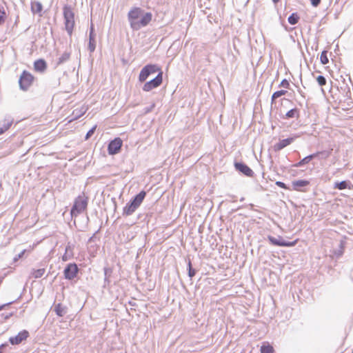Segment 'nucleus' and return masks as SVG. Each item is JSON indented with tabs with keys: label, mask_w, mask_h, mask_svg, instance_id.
<instances>
[{
	"label": "nucleus",
	"mask_w": 353,
	"mask_h": 353,
	"mask_svg": "<svg viewBox=\"0 0 353 353\" xmlns=\"http://www.w3.org/2000/svg\"><path fill=\"white\" fill-rule=\"evenodd\" d=\"M152 14L151 12H145L141 8L134 7L128 13V20L130 28L133 30H139L148 26L151 21Z\"/></svg>",
	"instance_id": "1"
},
{
	"label": "nucleus",
	"mask_w": 353,
	"mask_h": 353,
	"mask_svg": "<svg viewBox=\"0 0 353 353\" xmlns=\"http://www.w3.org/2000/svg\"><path fill=\"white\" fill-rule=\"evenodd\" d=\"M65 29L69 36H72L75 25L74 12L70 6L66 4L63 8Z\"/></svg>",
	"instance_id": "2"
},
{
	"label": "nucleus",
	"mask_w": 353,
	"mask_h": 353,
	"mask_svg": "<svg viewBox=\"0 0 353 353\" xmlns=\"http://www.w3.org/2000/svg\"><path fill=\"white\" fill-rule=\"evenodd\" d=\"M161 68L157 64H147L140 71L139 81L141 83L145 82L147 79L152 74L159 72Z\"/></svg>",
	"instance_id": "3"
},
{
	"label": "nucleus",
	"mask_w": 353,
	"mask_h": 353,
	"mask_svg": "<svg viewBox=\"0 0 353 353\" xmlns=\"http://www.w3.org/2000/svg\"><path fill=\"white\" fill-rule=\"evenodd\" d=\"M163 82V71L160 70L157 75L143 85L142 89L145 92H150L152 90L158 88Z\"/></svg>",
	"instance_id": "4"
},
{
	"label": "nucleus",
	"mask_w": 353,
	"mask_h": 353,
	"mask_svg": "<svg viewBox=\"0 0 353 353\" xmlns=\"http://www.w3.org/2000/svg\"><path fill=\"white\" fill-rule=\"evenodd\" d=\"M88 201V200H74V204L70 209L72 218L77 217L87 209Z\"/></svg>",
	"instance_id": "5"
},
{
	"label": "nucleus",
	"mask_w": 353,
	"mask_h": 353,
	"mask_svg": "<svg viewBox=\"0 0 353 353\" xmlns=\"http://www.w3.org/2000/svg\"><path fill=\"white\" fill-rule=\"evenodd\" d=\"M79 269L75 263H68L63 270L64 277L67 280H72L77 276Z\"/></svg>",
	"instance_id": "6"
},
{
	"label": "nucleus",
	"mask_w": 353,
	"mask_h": 353,
	"mask_svg": "<svg viewBox=\"0 0 353 353\" xmlns=\"http://www.w3.org/2000/svg\"><path fill=\"white\" fill-rule=\"evenodd\" d=\"M143 200H130L123 208V215H132L141 205Z\"/></svg>",
	"instance_id": "7"
},
{
	"label": "nucleus",
	"mask_w": 353,
	"mask_h": 353,
	"mask_svg": "<svg viewBox=\"0 0 353 353\" xmlns=\"http://www.w3.org/2000/svg\"><path fill=\"white\" fill-rule=\"evenodd\" d=\"M123 145V141L120 137H116L110 141L108 145V152L110 155H114L120 152Z\"/></svg>",
	"instance_id": "8"
},
{
	"label": "nucleus",
	"mask_w": 353,
	"mask_h": 353,
	"mask_svg": "<svg viewBox=\"0 0 353 353\" xmlns=\"http://www.w3.org/2000/svg\"><path fill=\"white\" fill-rule=\"evenodd\" d=\"M234 165L236 170L242 174L248 177H252L254 176V173L252 170L245 163L242 161H235Z\"/></svg>",
	"instance_id": "9"
},
{
	"label": "nucleus",
	"mask_w": 353,
	"mask_h": 353,
	"mask_svg": "<svg viewBox=\"0 0 353 353\" xmlns=\"http://www.w3.org/2000/svg\"><path fill=\"white\" fill-rule=\"evenodd\" d=\"M36 79L30 72L23 70V92L27 91L33 85Z\"/></svg>",
	"instance_id": "10"
},
{
	"label": "nucleus",
	"mask_w": 353,
	"mask_h": 353,
	"mask_svg": "<svg viewBox=\"0 0 353 353\" xmlns=\"http://www.w3.org/2000/svg\"><path fill=\"white\" fill-rule=\"evenodd\" d=\"M88 50L90 53L94 52L96 49V34L94 32V27L93 23H91L89 32V42H88Z\"/></svg>",
	"instance_id": "11"
},
{
	"label": "nucleus",
	"mask_w": 353,
	"mask_h": 353,
	"mask_svg": "<svg viewBox=\"0 0 353 353\" xmlns=\"http://www.w3.org/2000/svg\"><path fill=\"white\" fill-rule=\"evenodd\" d=\"M34 70L39 73H44L47 70V63L43 59H39L34 62Z\"/></svg>",
	"instance_id": "12"
},
{
	"label": "nucleus",
	"mask_w": 353,
	"mask_h": 353,
	"mask_svg": "<svg viewBox=\"0 0 353 353\" xmlns=\"http://www.w3.org/2000/svg\"><path fill=\"white\" fill-rule=\"evenodd\" d=\"M294 139L293 137H288L282 140H280L277 143L274 145V150L275 151H279L290 145Z\"/></svg>",
	"instance_id": "13"
},
{
	"label": "nucleus",
	"mask_w": 353,
	"mask_h": 353,
	"mask_svg": "<svg viewBox=\"0 0 353 353\" xmlns=\"http://www.w3.org/2000/svg\"><path fill=\"white\" fill-rule=\"evenodd\" d=\"M103 272H104V280H103V288H107L110 285V283H111L110 277L112 276V274L113 273V270L112 268H110V267H104Z\"/></svg>",
	"instance_id": "14"
},
{
	"label": "nucleus",
	"mask_w": 353,
	"mask_h": 353,
	"mask_svg": "<svg viewBox=\"0 0 353 353\" xmlns=\"http://www.w3.org/2000/svg\"><path fill=\"white\" fill-rule=\"evenodd\" d=\"M67 310L68 307L61 303L54 305L53 311L55 312L57 316L59 317H63L67 313Z\"/></svg>",
	"instance_id": "15"
},
{
	"label": "nucleus",
	"mask_w": 353,
	"mask_h": 353,
	"mask_svg": "<svg viewBox=\"0 0 353 353\" xmlns=\"http://www.w3.org/2000/svg\"><path fill=\"white\" fill-rule=\"evenodd\" d=\"M316 157H317V154H314V153L311 154L307 155L305 157H304L300 161H299L298 163H295L293 166L295 167V168L303 167V165L307 164L312 160H313L314 158H316Z\"/></svg>",
	"instance_id": "16"
},
{
	"label": "nucleus",
	"mask_w": 353,
	"mask_h": 353,
	"mask_svg": "<svg viewBox=\"0 0 353 353\" xmlns=\"http://www.w3.org/2000/svg\"><path fill=\"white\" fill-rule=\"evenodd\" d=\"M300 116V110L297 108H294L289 111H288L285 116L282 117L283 119H298Z\"/></svg>",
	"instance_id": "17"
},
{
	"label": "nucleus",
	"mask_w": 353,
	"mask_h": 353,
	"mask_svg": "<svg viewBox=\"0 0 353 353\" xmlns=\"http://www.w3.org/2000/svg\"><path fill=\"white\" fill-rule=\"evenodd\" d=\"M37 190H39L40 192L39 194H36V197L41 196V199H44L46 197L50 198L53 196L52 191L49 190L48 188L45 189L44 188H40V187H37L35 191Z\"/></svg>",
	"instance_id": "18"
},
{
	"label": "nucleus",
	"mask_w": 353,
	"mask_h": 353,
	"mask_svg": "<svg viewBox=\"0 0 353 353\" xmlns=\"http://www.w3.org/2000/svg\"><path fill=\"white\" fill-rule=\"evenodd\" d=\"M43 6L39 1L31 2V11L33 14H38L40 17L42 16Z\"/></svg>",
	"instance_id": "19"
},
{
	"label": "nucleus",
	"mask_w": 353,
	"mask_h": 353,
	"mask_svg": "<svg viewBox=\"0 0 353 353\" xmlns=\"http://www.w3.org/2000/svg\"><path fill=\"white\" fill-rule=\"evenodd\" d=\"M267 239L272 245L281 247L282 241H283V238L281 236H278V237L276 238L271 235H268L267 236Z\"/></svg>",
	"instance_id": "20"
},
{
	"label": "nucleus",
	"mask_w": 353,
	"mask_h": 353,
	"mask_svg": "<svg viewBox=\"0 0 353 353\" xmlns=\"http://www.w3.org/2000/svg\"><path fill=\"white\" fill-rule=\"evenodd\" d=\"M310 182L305 179H300L292 182L293 188L296 190H300L301 188L309 185Z\"/></svg>",
	"instance_id": "21"
},
{
	"label": "nucleus",
	"mask_w": 353,
	"mask_h": 353,
	"mask_svg": "<svg viewBox=\"0 0 353 353\" xmlns=\"http://www.w3.org/2000/svg\"><path fill=\"white\" fill-rule=\"evenodd\" d=\"M185 261L187 262L188 275L190 280H192L196 274V270L192 268V261L190 258L185 259Z\"/></svg>",
	"instance_id": "22"
},
{
	"label": "nucleus",
	"mask_w": 353,
	"mask_h": 353,
	"mask_svg": "<svg viewBox=\"0 0 353 353\" xmlns=\"http://www.w3.org/2000/svg\"><path fill=\"white\" fill-rule=\"evenodd\" d=\"M351 183L349 181H342L335 182L334 184V188L339 190H345L347 188L350 189Z\"/></svg>",
	"instance_id": "23"
},
{
	"label": "nucleus",
	"mask_w": 353,
	"mask_h": 353,
	"mask_svg": "<svg viewBox=\"0 0 353 353\" xmlns=\"http://www.w3.org/2000/svg\"><path fill=\"white\" fill-rule=\"evenodd\" d=\"M260 351L261 353H274V347L268 342L263 343Z\"/></svg>",
	"instance_id": "24"
},
{
	"label": "nucleus",
	"mask_w": 353,
	"mask_h": 353,
	"mask_svg": "<svg viewBox=\"0 0 353 353\" xmlns=\"http://www.w3.org/2000/svg\"><path fill=\"white\" fill-rule=\"evenodd\" d=\"M70 57V52H63L61 55V57H59V59L57 61V63H56L57 66L65 63L67 61L69 60Z\"/></svg>",
	"instance_id": "25"
},
{
	"label": "nucleus",
	"mask_w": 353,
	"mask_h": 353,
	"mask_svg": "<svg viewBox=\"0 0 353 353\" xmlns=\"http://www.w3.org/2000/svg\"><path fill=\"white\" fill-rule=\"evenodd\" d=\"M287 93H288V91L285 90H281L274 92L272 94V97H271V103L273 104L274 103H275V101L276 99L285 95Z\"/></svg>",
	"instance_id": "26"
},
{
	"label": "nucleus",
	"mask_w": 353,
	"mask_h": 353,
	"mask_svg": "<svg viewBox=\"0 0 353 353\" xmlns=\"http://www.w3.org/2000/svg\"><path fill=\"white\" fill-rule=\"evenodd\" d=\"M300 17L296 12L292 13L288 19V23L291 25H296L299 20Z\"/></svg>",
	"instance_id": "27"
},
{
	"label": "nucleus",
	"mask_w": 353,
	"mask_h": 353,
	"mask_svg": "<svg viewBox=\"0 0 353 353\" xmlns=\"http://www.w3.org/2000/svg\"><path fill=\"white\" fill-rule=\"evenodd\" d=\"M9 341L12 345H17L22 342V332H19L16 336L10 337Z\"/></svg>",
	"instance_id": "28"
},
{
	"label": "nucleus",
	"mask_w": 353,
	"mask_h": 353,
	"mask_svg": "<svg viewBox=\"0 0 353 353\" xmlns=\"http://www.w3.org/2000/svg\"><path fill=\"white\" fill-rule=\"evenodd\" d=\"M45 273V269L44 268H40L37 270L32 269L31 272V274L32 277L34 279H39L41 278Z\"/></svg>",
	"instance_id": "29"
},
{
	"label": "nucleus",
	"mask_w": 353,
	"mask_h": 353,
	"mask_svg": "<svg viewBox=\"0 0 353 353\" xmlns=\"http://www.w3.org/2000/svg\"><path fill=\"white\" fill-rule=\"evenodd\" d=\"M12 121L10 119H5L4 123L2 127H0V134L6 131L12 125Z\"/></svg>",
	"instance_id": "30"
},
{
	"label": "nucleus",
	"mask_w": 353,
	"mask_h": 353,
	"mask_svg": "<svg viewBox=\"0 0 353 353\" xmlns=\"http://www.w3.org/2000/svg\"><path fill=\"white\" fill-rule=\"evenodd\" d=\"M298 239H295L292 241H285L283 239L281 247L291 248L296 245Z\"/></svg>",
	"instance_id": "31"
},
{
	"label": "nucleus",
	"mask_w": 353,
	"mask_h": 353,
	"mask_svg": "<svg viewBox=\"0 0 353 353\" xmlns=\"http://www.w3.org/2000/svg\"><path fill=\"white\" fill-rule=\"evenodd\" d=\"M317 154V157H320L321 159H327L331 154V152L329 150H323L315 152Z\"/></svg>",
	"instance_id": "32"
},
{
	"label": "nucleus",
	"mask_w": 353,
	"mask_h": 353,
	"mask_svg": "<svg viewBox=\"0 0 353 353\" xmlns=\"http://www.w3.org/2000/svg\"><path fill=\"white\" fill-rule=\"evenodd\" d=\"M327 51H326V50L322 51V52L321 54L320 61L323 65H325V64L328 63V62H329V59L327 58Z\"/></svg>",
	"instance_id": "33"
},
{
	"label": "nucleus",
	"mask_w": 353,
	"mask_h": 353,
	"mask_svg": "<svg viewBox=\"0 0 353 353\" xmlns=\"http://www.w3.org/2000/svg\"><path fill=\"white\" fill-rule=\"evenodd\" d=\"M254 205L252 203H250L248 205H246L245 206H239L237 207L236 208H232L231 210L232 212H234V211H237L239 210H241V209H246V210H254Z\"/></svg>",
	"instance_id": "34"
},
{
	"label": "nucleus",
	"mask_w": 353,
	"mask_h": 353,
	"mask_svg": "<svg viewBox=\"0 0 353 353\" xmlns=\"http://www.w3.org/2000/svg\"><path fill=\"white\" fill-rule=\"evenodd\" d=\"M316 81L320 86L325 85L327 83L325 77L323 75H319L316 77Z\"/></svg>",
	"instance_id": "35"
},
{
	"label": "nucleus",
	"mask_w": 353,
	"mask_h": 353,
	"mask_svg": "<svg viewBox=\"0 0 353 353\" xmlns=\"http://www.w3.org/2000/svg\"><path fill=\"white\" fill-rule=\"evenodd\" d=\"M97 128V125L93 126L90 130H88V132L86 133L85 139L88 140L94 133Z\"/></svg>",
	"instance_id": "36"
},
{
	"label": "nucleus",
	"mask_w": 353,
	"mask_h": 353,
	"mask_svg": "<svg viewBox=\"0 0 353 353\" xmlns=\"http://www.w3.org/2000/svg\"><path fill=\"white\" fill-rule=\"evenodd\" d=\"M146 196V192L144 190L141 191L139 194L133 196L132 199H145Z\"/></svg>",
	"instance_id": "37"
},
{
	"label": "nucleus",
	"mask_w": 353,
	"mask_h": 353,
	"mask_svg": "<svg viewBox=\"0 0 353 353\" xmlns=\"http://www.w3.org/2000/svg\"><path fill=\"white\" fill-rule=\"evenodd\" d=\"M279 87H283V88H289L290 83H289V81L287 79H284L280 83Z\"/></svg>",
	"instance_id": "38"
},
{
	"label": "nucleus",
	"mask_w": 353,
	"mask_h": 353,
	"mask_svg": "<svg viewBox=\"0 0 353 353\" xmlns=\"http://www.w3.org/2000/svg\"><path fill=\"white\" fill-rule=\"evenodd\" d=\"M289 202L295 208H299L301 207L305 208V205L303 203H296L293 201V200L289 199Z\"/></svg>",
	"instance_id": "39"
},
{
	"label": "nucleus",
	"mask_w": 353,
	"mask_h": 353,
	"mask_svg": "<svg viewBox=\"0 0 353 353\" xmlns=\"http://www.w3.org/2000/svg\"><path fill=\"white\" fill-rule=\"evenodd\" d=\"M340 248H341V249H340L339 250H338L337 252H334L335 255H336L337 257L341 256L343 254V242H342V241L340 243Z\"/></svg>",
	"instance_id": "40"
},
{
	"label": "nucleus",
	"mask_w": 353,
	"mask_h": 353,
	"mask_svg": "<svg viewBox=\"0 0 353 353\" xmlns=\"http://www.w3.org/2000/svg\"><path fill=\"white\" fill-rule=\"evenodd\" d=\"M70 248V246H67L65 248V254H63V256H62V260L64 261H66L68 260L69 257L68 256L67 254H68V249Z\"/></svg>",
	"instance_id": "41"
},
{
	"label": "nucleus",
	"mask_w": 353,
	"mask_h": 353,
	"mask_svg": "<svg viewBox=\"0 0 353 353\" xmlns=\"http://www.w3.org/2000/svg\"><path fill=\"white\" fill-rule=\"evenodd\" d=\"M154 107H155V104L152 103L149 107L145 108V113L150 112L154 109Z\"/></svg>",
	"instance_id": "42"
},
{
	"label": "nucleus",
	"mask_w": 353,
	"mask_h": 353,
	"mask_svg": "<svg viewBox=\"0 0 353 353\" xmlns=\"http://www.w3.org/2000/svg\"><path fill=\"white\" fill-rule=\"evenodd\" d=\"M311 4L314 7H317L321 3V0H310Z\"/></svg>",
	"instance_id": "43"
},
{
	"label": "nucleus",
	"mask_w": 353,
	"mask_h": 353,
	"mask_svg": "<svg viewBox=\"0 0 353 353\" xmlns=\"http://www.w3.org/2000/svg\"><path fill=\"white\" fill-rule=\"evenodd\" d=\"M99 231V230H97L94 234L93 235L89 238L88 241V243H91L92 241H94L95 238H96V234L98 233Z\"/></svg>",
	"instance_id": "44"
},
{
	"label": "nucleus",
	"mask_w": 353,
	"mask_h": 353,
	"mask_svg": "<svg viewBox=\"0 0 353 353\" xmlns=\"http://www.w3.org/2000/svg\"><path fill=\"white\" fill-rule=\"evenodd\" d=\"M22 257V252L18 253L13 259V261L16 262Z\"/></svg>",
	"instance_id": "45"
},
{
	"label": "nucleus",
	"mask_w": 353,
	"mask_h": 353,
	"mask_svg": "<svg viewBox=\"0 0 353 353\" xmlns=\"http://www.w3.org/2000/svg\"><path fill=\"white\" fill-rule=\"evenodd\" d=\"M276 184L279 187H280V188H286V185H285V183H283V182H282V181H277V182L276 183Z\"/></svg>",
	"instance_id": "46"
},
{
	"label": "nucleus",
	"mask_w": 353,
	"mask_h": 353,
	"mask_svg": "<svg viewBox=\"0 0 353 353\" xmlns=\"http://www.w3.org/2000/svg\"><path fill=\"white\" fill-rule=\"evenodd\" d=\"M22 74H21L19 77V86L21 90H22Z\"/></svg>",
	"instance_id": "47"
},
{
	"label": "nucleus",
	"mask_w": 353,
	"mask_h": 353,
	"mask_svg": "<svg viewBox=\"0 0 353 353\" xmlns=\"http://www.w3.org/2000/svg\"><path fill=\"white\" fill-rule=\"evenodd\" d=\"M29 336V332L26 330H23V341L26 340V339Z\"/></svg>",
	"instance_id": "48"
},
{
	"label": "nucleus",
	"mask_w": 353,
	"mask_h": 353,
	"mask_svg": "<svg viewBox=\"0 0 353 353\" xmlns=\"http://www.w3.org/2000/svg\"><path fill=\"white\" fill-rule=\"evenodd\" d=\"M344 92H346V94H347L348 93H350V94L351 93L350 88L347 85H345V88H344Z\"/></svg>",
	"instance_id": "49"
},
{
	"label": "nucleus",
	"mask_w": 353,
	"mask_h": 353,
	"mask_svg": "<svg viewBox=\"0 0 353 353\" xmlns=\"http://www.w3.org/2000/svg\"><path fill=\"white\" fill-rule=\"evenodd\" d=\"M10 303H6V304H3V305H0V311L2 310L6 306H7L8 305H9Z\"/></svg>",
	"instance_id": "50"
},
{
	"label": "nucleus",
	"mask_w": 353,
	"mask_h": 353,
	"mask_svg": "<svg viewBox=\"0 0 353 353\" xmlns=\"http://www.w3.org/2000/svg\"><path fill=\"white\" fill-rule=\"evenodd\" d=\"M128 304H129L130 305H131V306H135V305H137L135 302H133V301H130L128 302Z\"/></svg>",
	"instance_id": "51"
},
{
	"label": "nucleus",
	"mask_w": 353,
	"mask_h": 353,
	"mask_svg": "<svg viewBox=\"0 0 353 353\" xmlns=\"http://www.w3.org/2000/svg\"><path fill=\"white\" fill-rule=\"evenodd\" d=\"M30 252V250H27V248H23V255H24L26 252Z\"/></svg>",
	"instance_id": "52"
},
{
	"label": "nucleus",
	"mask_w": 353,
	"mask_h": 353,
	"mask_svg": "<svg viewBox=\"0 0 353 353\" xmlns=\"http://www.w3.org/2000/svg\"><path fill=\"white\" fill-rule=\"evenodd\" d=\"M34 244H33V245H32V246H31V245H29V248H27V250H30V249H31V248H34Z\"/></svg>",
	"instance_id": "53"
},
{
	"label": "nucleus",
	"mask_w": 353,
	"mask_h": 353,
	"mask_svg": "<svg viewBox=\"0 0 353 353\" xmlns=\"http://www.w3.org/2000/svg\"><path fill=\"white\" fill-rule=\"evenodd\" d=\"M274 3H277L280 0H272Z\"/></svg>",
	"instance_id": "54"
},
{
	"label": "nucleus",
	"mask_w": 353,
	"mask_h": 353,
	"mask_svg": "<svg viewBox=\"0 0 353 353\" xmlns=\"http://www.w3.org/2000/svg\"><path fill=\"white\" fill-rule=\"evenodd\" d=\"M299 93L301 94V95L303 97H305L304 94H303V92L301 90H299Z\"/></svg>",
	"instance_id": "55"
},
{
	"label": "nucleus",
	"mask_w": 353,
	"mask_h": 353,
	"mask_svg": "<svg viewBox=\"0 0 353 353\" xmlns=\"http://www.w3.org/2000/svg\"><path fill=\"white\" fill-rule=\"evenodd\" d=\"M111 202H112L114 205H116V203H115V200H114V199L111 200Z\"/></svg>",
	"instance_id": "56"
},
{
	"label": "nucleus",
	"mask_w": 353,
	"mask_h": 353,
	"mask_svg": "<svg viewBox=\"0 0 353 353\" xmlns=\"http://www.w3.org/2000/svg\"><path fill=\"white\" fill-rule=\"evenodd\" d=\"M76 199H81V196H78Z\"/></svg>",
	"instance_id": "57"
}]
</instances>
